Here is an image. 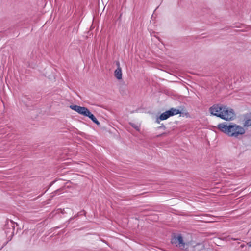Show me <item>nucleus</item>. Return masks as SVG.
Segmentation results:
<instances>
[{
  "label": "nucleus",
  "instance_id": "obj_1",
  "mask_svg": "<svg viewBox=\"0 0 251 251\" xmlns=\"http://www.w3.org/2000/svg\"><path fill=\"white\" fill-rule=\"evenodd\" d=\"M209 111L211 115L226 121L233 119L235 116L232 109H229L226 106L221 104H214L209 108Z\"/></svg>",
  "mask_w": 251,
  "mask_h": 251
},
{
  "label": "nucleus",
  "instance_id": "obj_2",
  "mask_svg": "<svg viewBox=\"0 0 251 251\" xmlns=\"http://www.w3.org/2000/svg\"><path fill=\"white\" fill-rule=\"evenodd\" d=\"M218 128L221 131L226 133L229 136L237 137L245 133L244 128L236 124H229L227 125L225 123L219 124Z\"/></svg>",
  "mask_w": 251,
  "mask_h": 251
},
{
  "label": "nucleus",
  "instance_id": "obj_3",
  "mask_svg": "<svg viewBox=\"0 0 251 251\" xmlns=\"http://www.w3.org/2000/svg\"><path fill=\"white\" fill-rule=\"evenodd\" d=\"M15 224L16 226H18L17 223H14L13 221L10 220L8 221L7 223L4 225V230H5V233L8 239L10 240L12 238L14 235Z\"/></svg>",
  "mask_w": 251,
  "mask_h": 251
},
{
  "label": "nucleus",
  "instance_id": "obj_4",
  "mask_svg": "<svg viewBox=\"0 0 251 251\" xmlns=\"http://www.w3.org/2000/svg\"><path fill=\"white\" fill-rule=\"evenodd\" d=\"M171 243L181 249L185 247V243L181 234L174 236L171 239Z\"/></svg>",
  "mask_w": 251,
  "mask_h": 251
},
{
  "label": "nucleus",
  "instance_id": "obj_5",
  "mask_svg": "<svg viewBox=\"0 0 251 251\" xmlns=\"http://www.w3.org/2000/svg\"><path fill=\"white\" fill-rule=\"evenodd\" d=\"M116 65L118 67L114 71V75L117 79L120 80L122 79V69L120 67V63L119 62L116 63Z\"/></svg>",
  "mask_w": 251,
  "mask_h": 251
},
{
  "label": "nucleus",
  "instance_id": "obj_6",
  "mask_svg": "<svg viewBox=\"0 0 251 251\" xmlns=\"http://www.w3.org/2000/svg\"><path fill=\"white\" fill-rule=\"evenodd\" d=\"M244 126L248 127L251 126V115L246 114L244 117Z\"/></svg>",
  "mask_w": 251,
  "mask_h": 251
},
{
  "label": "nucleus",
  "instance_id": "obj_7",
  "mask_svg": "<svg viewBox=\"0 0 251 251\" xmlns=\"http://www.w3.org/2000/svg\"><path fill=\"white\" fill-rule=\"evenodd\" d=\"M168 113L170 115V117L173 116L174 115H176L178 114H181L182 112V111L179 109H177L175 108H171L169 110H168Z\"/></svg>",
  "mask_w": 251,
  "mask_h": 251
},
{
  "label": "nucleus",
  "instance_id": "obj_8",
  "mask_svg": "<svg viewBox=\"0 0 251 251\" xmlns=\"http://www.w3.org/2000/svg\"><path fill=\"white\" fill-rule=\"evenodd\" d=\"M170 117V115L168 113V110L162 113L160 115V116L159 117V118H158L157 119H156V122L157 123H159V120H166L168 118Z\"/></svg>",
  "mask_w": 251,
  "mask_h": 251
},
{
  "label": "nucleus",
  "instance_id": "obj_9",
  "mask_svg": "<svg viewBox=\"0 0 251 251\" xmlns=\"http://www.w3.org/2000/svg\"><path fill=\"white\" fill-rule=\"evenodd\" d=\"M86 117H89L94 123H95L98 126H100V122L97 119L95 116L92 113H91L90 111L89 113H88V114L87 115Z\"/></svg>",
  "mask_w": 251,
  "mask_h": 251
},
{
  "label": "nucleus",
  "instance_id": "obj_10",
  "mask_svg": "<svg viewBox=\"0 0 251 251\" xmlns=\"http://www.w3.org/2000/svg\"><path fill=\"white\" fill-rule=\"evenodd\" d=\"M89 110L85 107H81L80 111L79 112V114L83 115L84 116H86L88 114V113L89 112Z\"/></svg>",
  "mask_w": 251,
  "mask_h": 251
},
{
  "label": "nucleus",
  "instance_id": "obj_11",
  "mask_svg": "<svg viewBox=\"0 0 251 251\" xmlns=\"http://www.w3.org/2000/svg\"><path fill=\"white\" fill-rule=\"evenodd\" d=\"M130 125L132 127H133L136 130H137V131L139 130V129H140L139 127L137 125L134 124V123H130Z\"/></svg>",
  "mask_w": 251,
  "mask_h": 251
},
{
  "label": "nucleus",
  "instance_id": "obj_12",
  "mask_svg": "<svg viewBox=\"0 0 251 251\" xmlns=\"http://www.w3.org/2000/svg\"><path fill=\"white\" fill-rule=\"evenodd\" d=\"M78 106V105H71L70 106V108L71 109L74 110V111H75L76 110V109Z\"/></svg>",
  "mask_w": 251,
  "mask_h": 251
},
{
  "label": "nucleus",
  "instance_id": "obj_13",
  "mask_svg": "<svg viewBox=\"0 0 251 251\" xmlns=\"http://www.w3.org/2000/svg\"><path fill=\"white\" fill-rule=\"evenodd\" d=\"M167 134V132H164L162 134H158L156 136V138H158V137H162V136H166Z\"/></svg>",
  "mask_w": 251,
  "mask_h": 251
},
{
  "label": "nucleus",
  "instance_id": "obj_14",
  "mask_svg": "<svg viewBox=\"0 0 251 251\" xmlns=\"http://www.w3.org/2000/svg\"><path fill=\"white\" fill-rule=\"evenodd\" d=\"M81 108V106H78L75 111L79 113V111H80Z\"/></svg>",
  "mask_w": 251,
  "mask_h": 251
},
{
  "label": "nucleus",
  "instance_id": "obj_15",
  "mask_svg": "<svg viewBox=\"0 0 251 251\" xmlns=\"http://www.w3.org/2000/svg\"><path fill=\"white\" fill-rule=\"evenodd\" d=\"M158 128H163V129H165L166 128V127L165 126L163 125V124H162L160 126H159L158 127Z\"/></svg>",
  "mask_w": 251,
  "mask_h": 251
},
{
  "label": "nucleus",
  "instance_id": "obj_16",
  "mask_svg": "<svg viewBox=\"0 0 251 251\" xmlns=\"http://www.w3.org/2000/svg\"><path fill=\"white\" fill-rule=\"evenodd\" d=\"M60 191H61V189H58L56 191H54V193L55 194H57L58 193V192H59Z\"/></svg>",
  "mask_w": 251,
  "mask_h": 251
},
{
  "label": "nucleus",
  "instance_id": "obj_17",
  "mask_svg": "<svg viewBox=\"0 0 251 251\" xmlns=\"http://www.w3.org/2000/svg\"><path fill=\"white\" fill-rule=\"evenodd\" d=\"M199 251H208L206 249H201V250H200Z\"/></svg>",
  "mask_w": 251,
  "mask_h": 251
},
{
  "label": "nucleus",
  "instance_id": "obj_18",
  "mask_svg": "<svg viewBox=\"0 0 251 251\" xmlns=\"http://www.w3.org/2000/svg\"><path fill=\"white\" fill-rule=\"evenodd\" d=\"M248 245L249 247H251V241L248 243Z\"/></svg>",
  "mask_w": 251,
  "mask_h": 251
}]
</instances>
